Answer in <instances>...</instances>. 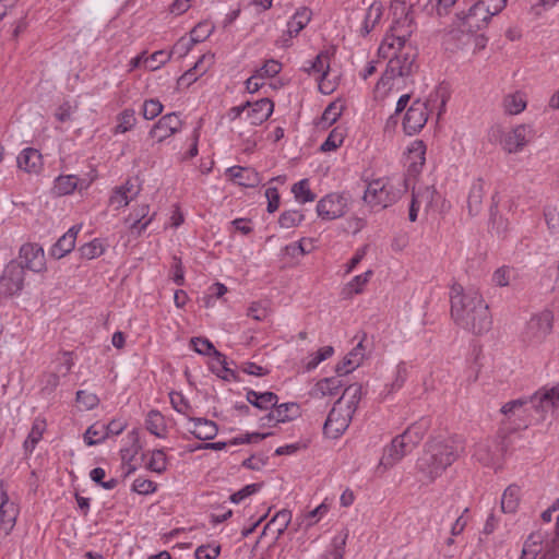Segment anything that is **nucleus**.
<instances>
[{
  "instance_id": "nucleus-1",
  "label": "nucleus",
  "mask_w": 559,
  "mask_h": 559,
  "mask_svg": "<svg viewBox=\"0 0 559 559\" xmlns=\"http://www.w3.org/2000/svg\"><path fill=\"white\" fill-rule=\"evenodd\" d=\"M390 11L392 25L378 49L379 56L389 60L373 90V97L379 102L405 90L417 69V55L408 43L416 28L413 8L405 0H392Z\"/></svg>"
},
{
  "instance_id": "nucleus-2",
  "label": "nucleus",
  "mask_w": 559,
  "mask_h": 559,
  "mask_svg": "<svg viewBox=\"0 0 559 559\" xmlns=\"http://www.w3.org/2000/svg\"><path fill=\"white\" fill-rule=\"evenodd\" d=\"M451 316L454 321L474 334H484L491 329L492 319L488 305L476 288H464L453 284L450 289Z\"/></svg>"
},
{
  "instance_id": "nucleus-3",
  "label": "nucleus",
  "mask_w": 559,
  "mask_h": 559,
  "mask_svg": "<svg viewBox=\"0 0 559 559\" xmlns=\"http://www.w3.org/2000/svg\"><path fill=\"white\" fill-rule=\"evenodd\" d=\"M464 447L456 438L432 439L426 443L416 463L417 473L425 484H432L461 456Z\"/></svg>"
},
{
  "instance_id": "nucleus-4",
  "label": "nucleus",
  "mask_w": 559,
  "mask_h": 559,
  "mask_svg": "<svg viewBox=\"0 0 559 559\" xmlns=\"http://www.w3.org/2000/svg\"><path fill=\"white\" fill-rule=\"evenodd\" d=\"M409 179L385 176L367 183L362 200L372 210H383L394 204L409 188Z\"/></svg>"
},
{
  "instance_id": "nucleus-5",
  "label": "nucleus",
  "mask_w": 559,
  "mask_h": 559,
  "mask_svg": "<svg viewBox=\"0 0 559 559\" xmlns=\"http://www.w3.org/2000/svg\"><path fill=\"white\" fill-rule=\"evenodd\" d=\"M274 111V103L270 98H261L255 102H246L245 104L234 106L228 109L226 117L233 123V131L242 123H248L255 128L265 122Z\"/></svg>"
},
{
  "instance_id": "nucleus-6",
  "label": "nucleus",
  "mask_w": 559,
  "mask_h": 559,
  "mask_svg": "<svg viewBox=\"0 0 559 559\" xmlns=\"http://www.w3.org/2000/svg\"><path fill=\"white\" fill-rule=\"evenodd\" d=\"M554 314L550 310L544 309L533 314L525 325L524 340L533 345L543 343L552 332Z\"/></svg>"
},
{
  "instance_id": "nucleus-7",
  "label": "nucleus",
  "mask_w": 559,
  "mask_h": 559,
  "mask_svg": "<svg viewBox=\"0 0 559 559\" xmlns=\"http://www.w3.org/2000/svg\"><path fill=\"white\" fill-rule=\"evenodd\" d=\"M25 285V271L17 263L12 260L4 265L0 276V296L10 298L20 296Z\"/></svg>"
},
{
  "instance_id": "nucleus-8",
  "label": "nucleus",
  "mask_w": 559,
  "mask_h": 559,
  "mask_svg": "<svg viewBox=\"0 0 559 559\" xmlns=\"http://www.w3.org/2000/svg\"><path fill=\"white\" fill-rule=\"evenodd\" d=\"M531 408L540 419L547 415L554 414L559 407V384L552 386H542L533 395L528 396Z\"/></svg>"
},
{
  "instance_id": "nucleus-9",
  "label": "nucleus",
  "mask_w": 559,
  "mask_h": 559,
  "mask_svg": "<svg viewBox=\"0 0 559 559\" xmlns=\"http://www.w3.org/2000/svg\"><path fill=\"white\" fill-rule=\"evenodd\" d=\"M17 263L23 271L41 274L47 271V261L44 248L36 242H25L19 249Z\"/></svg>"
},
{
  "instance_id": "nucleus-10",
  "label": "nucleus",
  "mask_w": 559,
  "mask_h": 559,
  "mask_svg": "<svg viewBox=\"0 0 559 559\" xmlns=\"http://www.w3.org/2000/svg\"><path fill=\"white\" fill-rule=\"evenodd\" d=\"M312 17V12L307 7L298 8L295 13L287 21L286 31L276 40V45L282 48H288L292 46V39L309 24Z\"/></svg>"
},
{
  "instance_id": "nucleus-11",
  "label": "nucleus",
  "mask_w": 559,
  "mask_h": 559,
  "mask_svg": "<svg viewBox=\"0 0 559 559\" xmlns=\"http://www.w3.org/2000/svg\"><path fill=\"white\" fill-rule=\"evenodd\" d=\"M182 121L178 114L170 112L162 116L152 127L148 136L155 143H163L176 133L180 132Z\"/></svg>"
},
{
  "instance_id": "nucleus-12",
  "label": "nucleus",
  "mask_w": 559,
  "mask_h": 559,
  "mask_svg": "<svg viewBox=\"0 0 559 559\" xmlns=\"http://www.w3.org/2000/svg\"><path fill=\"white\" fill-rule=\"evenodd\" d=\"M354 414L335 403L324 423V433L330 438H338L348 428Z\"/></svg>"
},
{
  "instance_id": "nucleus-13",
  "label": "nucleus",
  "mask_w": 559,
  "mask_h": 559,
  "mask_svg": "<svg viewBox=\"0 0 559 559\" xmlns=\"http://www.w3.org/2000/svg\"><path fill=\"white\" fill-rule=\"evenodd\" d=\"M429 109L426 102L416 99L408 107L403 119V129L408 135L418 133L427 123Z\"/></svg>"
},
{
  "instance_id": "nucleus-14",
  "label": "nucleus",
  "mask_w": 559,
  "mask_h": 559,
  "mask_svg": "<svg viewBox=\"0 0 559 559\" xmlns=\"http://www.w3.org/2000/svg\"><path fill=\"white\" fill-rule=\"evenodd\" d=\"M347 212V201L338 193H330L317 203L318 216L325 221H333L344 216Z\"/></svg>"
},
{
  "instance_id": "nucleus-15",
  "label": "nucleus",
  "mask_w": 559,
  "mask_h": 559,
  "mask_svg": "<svg viewBox=\"0 0 559 559\" xmlns=\"http://www.w3.org/2000/svg\"><path fill=\"white\" fill-rule=\"evenodd\" d=\"M20 510L0 484V536H8L15 526Z\"/></svg>"
},
{
  "instance_id": "nucleus-16",
  "label": "nucleus",
  "mask_w": 559,
  "mask_h": 559,
  "mask_svg": "<svg viewBox=\"0 0 559 559\" xmlns=\"http://www.w3.org/2000/svg\"><path fill=\"white\" fill-rule=\"evenodd\" d=\"M426 145L423 141L415 140L413 141L406 153V164H407V176L405 178L409 179V186L414 181V177L421 170L426 157Z\"/></svg>"
},
{
  "instance_id": "nucleus-17",
  "label": "nucleus",
  "mask_w": 559,
  "mask_h": 559,
  "mask_svg": "<svg viewBox=\"0 0 559 559\" xmlns=\"http://www.w3.org/2000/svg\"><path fill=\"white\" fill-rule=\"evenodd\" d=\"M212 29L207 23H199L190 34V38H180L173 47L170 51L171 55H177L178 57H185L193 47L194 44L200 43L207 38L211 34Z\"/></svg>"
},
{
  "instance_id": "nucleus-18",
  "label": "nucleus",
  "mask_w": 559,
  "mask_h": 559,
  "mask_svg": "<svg viewBox=\"0 0 559 559\" xmlns=\"http://www.w3.org/2000/svg\"><path fill=\"white\" fill-rule=\"evenodd\" d=\"M310 74L318 75L319 88L322 93L329 94L334 90L333 84L328 81L330 70V53L320 52L307 69Z\"/></svg>"
},
{
  "instance_id": "nucleus-19",
  "label": "nucleus",
  "mask_w": 559,
  "mask_h": 559,
  "mask_svg": "<svg viewBox=\"0 0 559 559\" xmlns=\"http://www.w3.org/2000/svg\"><path fill=\"white\" fill-rule=\"evenodd\" d=\"M141 187L135 182V180L128 179L124 183L112 190L109 203L117 210L123 209L139 195Z\"/></svg>"
},
{
  "instance_id": "nucleus-20",
  "label": "nucleus",
  "mask_w": 559,
  "mask_h": 559,
  "mask_svg": "<svg viewBox=\"0 0 559 559\" xmlns=\"http://www.w3.org/2000/svg\"><path fill=\"white\" fill-rule=\"evenodd\" d=\"M528 133L530 128L525 124L514 127L503 135L501 140L502 148L510 154L522 151L527 144Z\"/></svg>"
},
{
  "instance_id": "nucleus-21",
  "label": "nucleus",
  "mask_w": 559,
  "mask_h": 559,
  "mask_svg": "<svg viewBox=\"0 0 559 559\" xmlns=\"http://www.w3.org/2000/svg\"><path fill=\"white\" fill-rule=\"evenodd\" d=\"M81 230L80 225H74L63 234L50 248V255L55 259H62L75 247L76 236Z\"/></svg>"
},
{
  "instance_id": "nucleus-22",
  "label": "nucleus",
  "mask_w": 559,
  "mask_h": 559,
  "mask_svg": "<svg viewBox=\"0 0 559 559\" xmlns=\"http://www.w3.org/2000/svg\"><path fill=\"white\" fill-rule=\"evenodd\" d=\"M491 17V13L486 9L480 0H478L468 9V12L464 15L463 19L464 24L471 31H478L485 27Z\"/></svg>"
},
{
  "instance_id": "nucleus-23",
  "label": "nucleus",
  "mask_w": 559,
  "mask_h": 559,
  "mask_svg": "<svg viewBox=\"0 0 559 559\" xmlns=\"http://www.w3.org/2000/svg\"><path fill=\"white\" fill-rule=\"evenodd\" d=\"M364 338L344 357V359L336 365L335 371L341 376H345L354 371L360 366L365 358Z\"/></svg>"
},
{
  "instance_id": "nucleus-24",
  "label": "nucleus",
  "mask_w": 559,
  "mask_h": 559,
  "mask_svg": "<svg viewBox=\"0 0 559 559\" xmlns=\"http://www.w3.org/2000/svg\"><path fill=\"white\" fill-rule=\"evenodd\" d=\"M17 167L28 174H38L43 167V156L36 148L26 147L16 159Z\"/></svg>"
},
{
  "instance_id": "nucleus-25",
  "label": "nucleus",
  "mask_w": 559,
  "mask_h": 559,
  "mask_svg": "<svg viewBox=\"0 0 559 559\" xmlns=\"http://www.w3.org/2000/svg\"><path fill=\"white\" fill-rule=\"evenodd\" d=\"M189 421L193 424V428L189 429V431L199 440H212L218 432L217 425L210 419L189 417Z\"/></svg>"
},
{
  "instance_id": "nucleus-26",
  "label": "nucleus",
  "mask_w": 559,
  "mask_h": 559,
  "mask_svg": "<svg viewBox=\"0 0 559 559\" xmlns=\"http://www.w3.org/2000/svg\"><path fill=\"white\" fill-rule=\"evenodd\" d=\"M526 106L527 97L522 91L506 94L501 102L503 112L509 116L520 115L525 110Z\"/></svg>"
},
{
  "instance_id": "nucleus-27",
  "label": "nucleus",
  "mask_w": 559,
  "mask_h": 559,
  "mask_svg": "<svg viewBox=\"0 0 559 559\" xmlns=\"http://www.w3.org/2000/svg\"><path fill=\"white\" fill-rule=\"evenodd\" d=\"M146 429L157 438L164 439L168 433L167 424L163 414L157 409H152L145 417Z\"/></svg>"
},
{
  "instance_id": "nucleus-28",
  "label": "nucleus",
  "mask_w": 559,
  "mask_h": 559,
  "mask_svg": "<svg viewBox=\"0 0 559 559\" xmlns=\"http://www.w3.org/2000/svg\"><path fill=\"white\" fill-rule=\"evenodd\" d=\"M361 396V384L353 383L344 390L343 395L336 401V403L355 414Z\"/></svg>"
},
{
  "instance_id": "nucleus-29",
  "label": "nucleus",
  "mask_w": 559,
  "mask_h": 559,
  "mask_svg": "<svg viewBox=\"0 0 559 559\" xmlns=\"http://www.w3.org/2000/svg\"><path fill=\"white\" fill-rule=\"evenodd\" d=\"M409 452L411 451L407 449L404 442L403 444H396L395 437L392 440L391 444L388 448H385L380 464L383 465L385 468L392 467Z\"/></svg>"
},
{
  "instance_id": "nucleus-30",
  "label": "nucleus",
  "mask_w": 559,
  "mask_h": 559,
  "mask_svg": "<svg viewBox=\"0 0 559 559\" xmlns=\"http://www.w3.org/2000/svg\"><path fill=\"white\" fill-rule=\"evenodd\" d=\"M247 401L261 411H267L276 406L278 397L273 392H257L249 390L246 394Z\"/></svg>"
},
{
  "instance_id": "nucleus-31",
  "label": "nucleus",
  "mask_w": 559,
  "mask_h": 559,
  "mask_svg": "<svg viewBox=\"0 0 559 559\" xmlns=\"http://www.w3.org/2000/svg\"><path fill=\"white\" fill-rule=\"evenodd\" d=\"M342 380L340 377L324 378L318 381L312 389V395L317 397L334 396L342 388Z\"/></svg>"
},
{
  "instance_id": "nucleus-32",
  "label": "nucleus",
  "mask_w": 559,
  "mask_h": 559,
  "mask_svg": "<svg viewBox=\"0 0 559 559\" xmlns=\"http://www.w3.org/2000/svg\"><path fill=\"white\" fill-rule=\"evenodd\" d=\"M227 173L240 186L254 187L259 182L258 173L252 168L233 166L227 169Z\"/></svg>"
},
{
  "instance_id": "nucleus-33",
  "label": "nucleus",
  "mask_w": 559,
  "mask_h": 559,
  "mask_svg": "<svg viewBox=\"0 0 559 559\" xmlns=\"http://www.w3.org/2000/svg\"><path fill=\"white\" fill-rule=\"evenodd\" d=\"M146 469L158 475L165 473L168 468V457L163 449L148 451L146 454Z\"/></svg>"
},
{
  "instance_id": "nucleus-34",
  "label": "nucleus",
  "mask_w": 559,
  "mask_h": 559,
  "mask_svg": "<svg viewBox=\"0 0 559 559\" xmlns=\"http://www.w3.org/2000/svg\"><path fill=\"white\" fill-rule=\"evenodd\" d=\"M383 14L382 4L379 2H372L365 13V17L361 24L360 34L367 36L380 22Z\"/></svg>"
},
{
  "instance_id": "nucleus-35",
  "label": "nucleus",
  "mask_w": 559,
  "mask_h": 559,
  "mask_svg": "<svg viewBox=\"0 0 559 559\" xmlns=\"http://www.w3.org/2000/svg\"><path fill=\"white\" fill-rule=\"evenodd\" d=\"M298 415V405L296 403H283L274 406L269 413L270 421L285 423L294 419Z\"/></svg>"
},
{
  "instance_id": "nucleus-36",
  "label": "nucleus",
  "mask_w": 559,
  "mask_h": 559,
  "mask_svg": "<svg viewBox=\"0 0 559 559\" xmlns=\"http://www.w3.org/2000/svg\"><path fill=\"white\" fill-rule=\"evenodd\" d=\"M485 195V182L483 179H476L469 190L467 198L468 212L475 215L479 212Z\"/></svg>"
},
{
  "instance_id": "nucleus-37",
  "label": "nucleus",
  "mask_w": 559,
  "mask_h": 559,
  "mask_svg": "<svg viewBox=\"0 0 559 559\" xmlns=\"http://www.w3.org/2000/svg\"><path fill=\"white\" fill-rule=\"evenodd\" d=\"M532 409L530 406L528 397H520L516 400H512L507 402L501 407V413L509 419L511 418H522L524 414Z\"/></svg>"
},
{
  "instance_id": "nucleus-38",
  "label": "nucleus",
  "mask_w": 559,
  "mask_h": 559,
  "mask_svg": "<svg viewBox=\"0 0 559 559\" xmlns=\"http://www.w3.org/2000/svg\"><path fill=\"white\" fill-rule=\"evenodd\" d=\"M521 500V489L516 485H510L502 493L501 510L504 513H515Z\"/></svg>"
},
{
  "instance_id": "nucleus-39",
  "label": "nucleus",
  "mask_w": 559,
  "mask_h": 559,
  "mask_svg": "<svg viewBox=\"0 0 559 559\" xmlns=\"http://www.w3.org/2000/svg\"><path fill=\"white\" fill-rule=\"evenodd\" d=\"M372 270H368L362 274L354 276L343 288L342 294L346 298H350L354 295L361 294L365 286L368 284L372 276Z\"/></svg>"
},
{
  "instance_id": "nucleus-40",
  "label": "nucleus",
  "mask_w": 559,
  "mask_h": 559,
  "mask_svg": "<svg viewBox=\"0 0 559 559\" xmlns=\"http://www.w3.org/2000/svg\"><path fill=\"white\" fill-rule=\"evenodd\" d=\"M47 424L45 418L36 417L33 421L31 431L24 441L25 451L33 452L37 443L41 440L43 435L46 430Z\"/></svg>"
},
{
  "instance_id": "nucleus-41",
  "label": "nucleus",
  "mask_w": 559,
  "mask_h": 559,
  "mask_svg": "<svg viewBox=\"0 0 559 559\" xmlns=\"http://www.w3.org/2000/svg\"><path fill=\"white\" fill-rule=\"evenodd\" d=\"M343 105L340 102H332L328 105V107L324 109L320 120L317 122V126L321 129H326L331 127L334 122L337 121V119L343 114Z\"/></svg>"
},
{
  "instance_id": "nucleus-42",
  "label": "nucleus",
  "mask_w": 559,
  "mask_h": 559,
  "mask_svg": "<svg viewBox=\"0 0 559 559\" xmlns=\"http://www.w3.org/2000/svg\"><path fill=\"white\" fill-rule=\"evenodd\" d=\"M346 136V129L337 126L331 130L325 141L321 144L320 150L322 152H334L341 147Z\"/></svg>"
},
{
  "instance_id": "nucleus-43",
  "label": "nucleus",
  "mask_w": 559,
  "mask_h": 559,
  "mask_svg": "<svg viewBox=\"0 0 559 559\" xmlns=\"http://www.w3.org/2000/svg\"><path fill=\"white\" fill-rule=\"evenodd\" d=\"M292 193L294 194L296 202L299 204L313 202L316 200V194L311 191L308 179H301L294 183L292 187Z\"/></svg>"
},
{
  "instance_id": "nucleus-44",
  "label": "nucleus",
  "mask_w": 559,
  "mask_h": 559,
  "mask_svg": "<svg viewBox=\"0 0 559 559\" xmlns=\"http://www.w3.org/2000/svg\"><path fill=\"white\" fill-rule=\"evenodd\" d=\"M292 521V512L289 510L283 509L278 511L272 520L264 527V532L271 527H275L276 537L278 538L284 534L286 528L288 527Z\"/></svg>"
},
{
  "instance_id": "nucleus-45",
  "label": "nucleus",
  "mask_w": 559,
  "mask_h": 559,
  "mask_svg": "<svg viewBox=\"0 0 559 559\" xmlns=\"http://www.w3.org/2000/svg\"><path fill=\"white\" fill-rule=\"evenodd\" d=\"M79 251L83 259L93 260L105 253L106 245L102 239L95 238L92 241L81 246Z\"/></svg>"
},
{
  "instance_id": "nucleus-46",
  "label": "nucleus",
  "mask_w": 559,
  "mask_h": 559,
  "mask_svg": "<svg viewBox=\"0 0 559 559\" xmlns=\"http://www.w3.org/2000/svg\"><path fill=\"white\" fill-rule=\"evenodd\" d=\"M108 438L105 424L95 423L87 428L84 433V442L87 445H96L102 443Z\"/></svg>"
},
{
  "instance_id": "nucleus-47",
  "label": "nucleus",
  "mask_w": 559,
  "mask_h": 559,
  "mask_svg": "<svg viewBox=\"0 0 559 559\" xmlns=\"http://www.w3.org/2000/svg\"><path fill=\"white\" fill-rule=\"evenodd\" d=\"M136 123L135 112L133 109H124L117 117V124L114 129L115 134H122L130 131Z\"/></svg>"
},
{
  "instance_id": "nucleus-48",
  "label": "nucleus",
  "mask_w": 559,
  "mask_h": 559,
  "mask_svg": "<svg viewBox=\"0 0 559 559\" xmlns=\"http://www.w3.org/2000/svg\"><path fill=\"white\" fill-rule=\"evenodd\" d=\"M78 187V178L74 175L59 176L55 180L53 190L58 195L72 193Z\"/></svg>"
},
{
  "instance_id": "nucleus-49",
  "label": "nucleus",
  "mask_w": 559,
  "mask_h": 559,
  "mask_svg": "<svg viewBox=\"0 0 559 559\" xmlns=\"http://www.w3.org/2000/svg\"><path fill=\"white\" fill-rule=\"evenodd\" d=\"M543 540V536L539 533H533L526 539L521 559H535L538 552L540 551V544Z\"/></svg>"
},
{
  "instance_id": "nucleus-50",
  "label": "nucleus",
  "mask_w": 559,
  "mask_h": 559,
  "mask_svg": "<svg viewBox=\"0 0 559 559\" xmlns=\"http://www.w3.org/2000/svg\"><path fill=\"white\" fill-rule=\"evenodd\" d=\"M215 361L212 365V370L215 372L219 378L224 380H231L235 379L234 371L228 368L226 356L223 355L221 352H215Z\"/></svg>"
},
{
  "instance_id": "nucleus-51",
  "label": "nucleus",
  "mask_w": 559,
  "mask_h": 559,
  "mask_svg": "<svg viewBox=\"0 0 559 559\" xmlns=\"http://www.w3.org/2000/svg\"><path fill=\"white\" fill-rule=\"evenodd\" d=\"M171 53L165 50H157L144 59V68L148 71H155L169 61Z\"/></svg>"
},
{
  "instance_id": "nucleus-52",
  "label": "nucleus",
  "mask_w": 559,
  "mask_h": 559,
  "mask_svg": "<svg viewBox=\"0 0 559 559\" xmlns=\"http://www.w3.org/2000/svg\"><path fill=\"white\" fill-rule=\"evenodd\" d=\"M334 354V348L332 346H323L319 348L316 353L309 355L306 369L308 371L316 369L322 361L326 360Z\"/></svg>"
},
{
  "instance_id": "nucleus-53",
  "label": "nucleus",
  "mask_w": 559,
  "mask_h": 559,
  "mask_svg": "<svg viewBox=\"0 0 559 559\" xmlns=\"http://www.w3.org/2000/svg\"><path fill=\"white\" fill-rule=\"evenodd\" d=\"M305 219V215L302 212L298 210H288L281 214L278 218V224L282 228H293L301 224Z\"/></svg>"
},
{
  "instance_id": "nucleus-54",
  "label": "nucleus",
  "mask_w": 559,
  "mask_h": 559,
  "mask_svg": "<svg viewBox=\"0 0 559 559\" xmlns=\"http://www.w3.org/2000/svg\"><path fill=\"white\" fill-rule=\"evenodd\" d=\"M328 510L329 509L324 503L319 504L317 508L302 515L300 525L306 530L310 528L328 513Z\"/></svg>"
},
{
  "instance_id": "nucleus-55",
  "label": "nucleus",
  "mask_w": 559,
  "mask_h": 559,
  "mask_svg": "<svg viewBox=\"0 0 559 559\" xmlns=\"http://www.w3.org/2000/svg\"><path fill=\"white\" fill-rule=\"evenodd\" d=\"M436 190L433 187L425 186L416 188L414 185L412 186V197L414 199L420 200V205L425 204L427 207L431 206L433 203Z\"/></svg>"
},
{
  "instance_id": "nucleus-56",
  "label": "nucleus",
  "mask_w": 559,
  "mask_h": 559,
  "mask_svg": "<svg viewBox=\"0 0 559 559\" xmlns=\"http://www.w3.org/2000/svg\"><path fill=\"white\" fill-rule=\"evenodd\" d=\"M427 429V421L420 420L418 423L413 424L404 431V438H411L413 442L417 445L425 437Z\"/></svg>"
},
{
  "instance_id": "nucleus-57",
  "label": "nucleus",
  "mask_w": 559,
  "mask_h": 559,
  "mask_svg": "<svg viewBox=\"0 0 559 559\" xmlns=\"http://www.w3.org/2000/svg\"><path fill=\"white\" fill-rule=\"evenodd\" d=\"M282 70V63L275 59H269L265 63L255 70V73L264 81L265 79L274 78Z\"/></svg>"
},
{
  "instance_id": "nucleus-58",
  "label": "nucleus",
  "mask_w": 559,
  "mask_h": 559,
  "mask_svg": "<svg viewBox=\"0 0 559 559\" xmlns=\"http://www.w3.org/2000/svg\"><path fill=\"white\" fill-rule=\"evenodd\" d=\"M106 472L102 467H95L90 472V477L94 483L98 484L102 488L106 490L114 489L118 484L117 479L110 478L108 480H104Z\"/></svg>"
},
{
  "instance_id": "nucleus-59",
  "label": "nucleus",
  "mask_w": 559,
  "mask_h": 559,
  "mask_svg": "<svg viewBox=\"0 0 559 559\" xmlns=\"http://www.w3.org/2000/svg\"><path fill=\"white\" fill-rule=\"evenodd\" d=\"M156 489V483L141 476L136 477L132 483V490L139 495H152Z\"/></svg>"
},
{
  "instance_id": "nucleus-60",
  "label": "nucleus",
  "mask_w": 559,
  "mask_h": 559,
  "mask_svg": "<svg viewBox=\"0 0 559 559\" xmlns=\"http://www.w3.org/2000/svg\"><path fill=\"white\" fill-rule=\"evenodd\" d=\"M60 384V376L57 372H47L41 377V389L43 395H50Z\"/></svg>"
},
{
  "instance_id": "nucleus-61",
  "label": "nucleus",
  "mask_w": 559,
  "mask_h": 559,
  "mask_svg": "<svg viewBox=\"0 0 559 559\" xmlns=\"http://www.w3.org/2000/svg\"><path fill=\"white\" fill-rule=\"evenodd\" d=\"M163 104L158 99H146L142 106V115L146 120H153L163 111Z\"/></svg>"
},
{
  "instance_id": "nucleus-62",
  "label": "nucleus",
  "mask_w": 559,
  "mask_h": 559,
  "mask_svg": "<svg viewBox=\"0 0 559 559\" xmlns=\"http://www.w3.org/2000/svg\"><path fill=\"white\" fill-rule=\"evenodd\" d=\"M57 362L56 372L62 377L68 376L74 366L73 354L71 352H62L57 358Z\"/></svg>"
},
{
  "instance_id": "nucleus-63",
  "label": "nucleus",
  "mask_w": 559,
  "mask_h": 559,
  "mask_svg": "<svg viewBox=\"0 0 559 559\" xmlns=\"http://www.w3.org/2000/svg\"><path fill=\"white\" fill-rule=\"evenodd\" d=\"M170 404L173 408L183 415H188L191 411V405L185 395L180 392L169 393Z\"/></svg>"
},
{
  "instance_id": "nucleus-64",
  "label": "nucleus",
  "mask_w": 559,
  "mask_h": 559,
  "mask_svg": "<svg viewBox=\"0 0 559 559\" xmlns=\"http://www.w3.org/2000/svg\"><path fill=\"white\" fill-rule=\"evenodd\" d=\"M192 348L200 355L210 356L213 355L215 357V352H217L214 345L207 340L202 337H193L190 341Z\"/></svg>"
}]
</instances>
